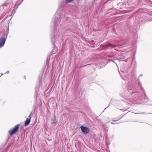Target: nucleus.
<instances>
[{"label":"nucleus","instance_id":"nucleus-12","mask_svg":"<svg viewBox=\"0 0 152 152\" xmlns=\"http://www.w3.org/2000/svg\"><path fill=\"white\" fill-rule=\"evenodd\" d=\"M32 113H31L29 116H28V117L27 118H28L30 119V120H31V114Z\"/></svg>","mask_w":152,"mask_h":152},{"label":"nucleus","instance_id":"nucleus-11","mask_svg":"<svg viewBox=\"0 0 152 152\" xmlns=\"http://www.w3.org/2000/svg\"><path fill=\"white\" fill-rule=\"evenodd\" d=\"M74 0H65L66 2V3H69L71 2Z\"/></svg>","mask_w":152,"mask_h":152},{"label":"nucleus","instance_id":"nucleus-5","mask_svg":"<svg viewBox=\"0 0 152 152\" xmlns=\"http://www.w3.org/2000/svg\"><path fill=\"white\" fill-rule=\"evenodd\" d=\"M80 128L82 132L85 134H88L89 132V129L87 127L81 126L80 127Z\"/></svg>","mask_w":152,"mask_h":152},{"label":"nucleus","instance_id":"nucleus-13","mask_svg":"<svg viewBox=\"0 0 152 152\" xmlns=\"http://www.w3.org/2000/svg\"><path fill=\"white\" fill-rule=\"evenodd\" d=\"M122 116H121V118H118L116 120H114V121H116L119 119H121V118H122Z\"/></svg>","mask_w":152,"mask_h":152},{"label":"nucleus","instance_id":"nucleus-19","mask_svg":"<svg viewBox=\"0 0 152 152\" xmlns=\"http://www.w3.org/2000/svg\"><path fill=\"white\" fill-rule=\"evenodd\" d=\"M109 106V105L108 106H107V107H108ZM106 108H107V107H106V108H105V109Z\"/></svg>","mask_w":152,"mask_h":152},{"label":"nucleus","instance_id":"nucleus-20","mask_svg":"<svg viewBox=\"0 0 152 152\" xmlns=\"http://www.w3.org/2000/svg\"><path fill=\"white\" fill-rule=\"evenodd\" d=\"M64 5H62V6H63Z\"/></svg>","mask_w":152,"mask_h":152},{"label":"nucleus","instance_id":"nucleus-15","mask_svg":"<svg viewBox=\"0 0 152 152\" xmlns=\"http://www.w3.org/2000/svg\"><path fill=\"white\" fill-rule=\"evenodd\" d=\"M9 73V71H7L6 73Z\"/></svg>","mask_w":152,"mask_h":152},{"label":"nucleus","instance_id":"nucleus-1","mask_svg":"<svg viewBox=\"0 0 152 152\" xmlns=\"http://www.w3.org/2000/svg\"><path fill=\"white\" fill-rule=\"evenodd\" d=\"M138 86L140 88L138 90V89L136 87H134L132 85H129L127 88L128 92L126 94L125 96L129 97L130 96L133 94V97L131 99L130 98L126 99H128L130 102L132 101V100L137 101L138 100H140V102H145L147 101V97L145 96V92L141 86V84L139 83Z\"/></svg>","mask_w":152,"mask_h":152},{"label":"nucleus","instance_id":"nucleus-17","mask_svg":"<svg viewBox=\"0 0 152 152\" xmlns=\"http://www.w3.org/2000/svg\"><path fill=\"white\" fill-rule=\"evenodd\" d=\"M142 76V75H140V76Z\"/></svg>","mask_w":152,"mask_h":152},{"label":"nucleus","instance_id":"nucleus-18","mask_svg":"<svg viewBox=\"0 0 152 152\" xmlns=\"http://www.w3.org/2000/svg\"><path fill=\"white\" fill-rule=\"evenodd\" d=\"M109 61H112V59L111 60H109Z\"/></svg>","mask_w":152,"mask_h":152},{"label":"nucleus","instance_id":"nucleus-9","mask_svg":"<svg viewBox=\"0 0 152 152\" xmlns=\"http://www.w3.org/2000/svg\"><path fill=\"white\" fill-rule=\"evenodd\" d=\"M39 86L38 85L35 88V92L37 94L38 91H39Z\"/></svg>","mask_w":152,"mask_h":152},{"label":"nucleus","instance_id":"nucleus-2","mask_svg":"<svg viewBox=\"0 0 152 152\" xmlns=\"http://www.w3.org/2000/svg\"><path fill=\"white\" fill-rule=\"evenodd\" d=\"M62 9L59 8L57 10L56 13L53 16L52 19V24L55 28L56 27L58 26L61 21L60 19L63 17L65 18V15L64 14V12L62 10Z\"/></svg>","mask_w":152,"mask_h":152},{"label":"nucleus","instance_id":"nucleus-14","mask_svg":"<svg viewBox=\"0 0 152 152\" xmlns=\"http://www.w3.org/2000/svg\"><path fill=\"white\" fill-rule=\"evenodd\" d=\"M107 57H113V56L108 55V56H107Z\"/></svg>","mask_w":152,"mask_h":152},{"label":"nucleus","instance_id":"nucleus-7","mask_svg":"<svg viewBox=\"0 0 152 152\" xmlns=\"http://www.w3.org/2000/svg\"><path fill=\"white\" fill-rule=\"evenodd\" d=\"M30 121L31 120L30 119L27 118L25 122V126H27L29 124Z\"/></svg>","mask_w":152,"mask_h":152},{"label":"nucleus","instance_id":"nucleus-16","mask_svg":"<svg viewBox=\"0 0 152 152\" xmlns=\"http://www.w3.org/2000/svg\"><path fill=\"white\" fill-rule=\"evenodd\" d=\"M111 123L112 124H115V123H113V122H111Z\"/></svg>","mask_w":152,"mask_h":152},{"label":"nucleus","instance_id":"nucleus-6","mask_svg":"<svg viewBox=\"0 0 152 152\" xmlns=\"http://www.w3.org/2000/svg\"><path fill=\"white\" fill-rule=\"evenodd\" d=\"M58 37L57 36H56V35L55 34L54 36L52 37L51 38V41L52 42V43L54 44V42H55V39H57Z\"/></svg>","mask_w":152,"mask_h":152},{"label":"nucleus","instance_id":"nucleus-10","mask_svg":"<svg viewBox=\"0 0 152 152\" xmlns=\"http://www.w3.org/2000/svg\"><path fill=\"white\" fill-rule=\"evenodd\" d=\"M108 46L112 48H114L116 46L113 45L110 43H108Z\"/></svg>","mask_w":152,"mask_h":152},{"label":"nucleus","instance_id":"nucleus-8","mask_svg":"<svg viewBox=\"0 0 152 152\" xmlns=\"http://www.w3.org/2000/svg\"><path fill=\"white\" fill-rule=\"evenodd\" d=\"M56 117L55 115H54V119H52V120L51 124L56 125Z\"/></svg>","mask_w":152,"mask_h":152},{"label":"nucleus","instance_id":"nucleus-4","mask_svg":"<svg viewBox=\"0 0 152 152\" xmlns=\"http://www.w3.org/2000/svg\"><path fill=\"white\" fill-rule=\"evenodd\" d=\"M7 36V34L6 37H1L0 38V48L4 46Z\"/></svg>","mask_w":152,"mask_h":152},{"label":"nucleus","instance_id":"nucleus-3","mask_svg":"<svg viewBox=\"0 0 152 152\" xmlns=\"http://www.w3.org/2000/svg\"><path fill=\"white\" fill-rule=\"evenodd\" d=\"M19 124L15 125L13 129H10L9 131L10 134L12 135L14 133H16L19 129Z\"/></svg>","mask_w":152,"mask_h":152}]
</instances>
